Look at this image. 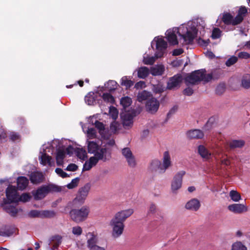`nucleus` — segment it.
<instances>
[{
    "label": "nucleus",
    "mask_w": 250,
    "mask_h": 250,
    "mask_svg": "<svg viewBox=\"0 0 250 250\" xmlns=\"http://www.w3.org/2000/svg\"><path fill=\"white\" fill-rule=\"evenodd\" d=\"M90 189V186L89 184H86L79 188L76 197L73 200L74 204L78 203L80 205L83 204L88 194Z\"/></svg>",
    "instance_id": "9b49d317"
},
{
    "label": "nucleus",
    "mask_w": 250,
    "mask_h": 250,
    "mask_svg": "<svg viewBox=\"0 0 250 250\" xmlns=\"http://www.w3.org/2000/svg\"><path fill=\"white\" fill-rule=\"evenodd\" d=\"M89 209L86 207H83L80 209H73L70 211L71 218L76 223L85 220L89 214Z\"/></svg>",
    "instance_id": "6e6552de"
},
{
    "label": "nucleus",
    "mask_w": 250,
    "mask_h": 250,
    "mask_svg": "<svg viewBox=\"0 0 250 250\" xmlns=\"http://www.w3.org/2000/svg\"><path fill=\"white\" fill-rule=\"evenodd\" d=\"M145 87L146 83L145 82L143 81H140L139 82H137L135 85V87L136 89H141L145 88Z\"/></svg>",
    "instance_id": "338daca9"
},
{
    "label": "nucleus",
    "mask_w": 250,
    "mask_h": 250,
    "mask_svg": "<svg viewBox=\"0 0 250 250\" xmlns=\"http://www.w3.org/2000/svg\"><path fill=\"white\" fill-rule=\"evenodd\" d=\"M59 188L52 184L42 186L36 190L32 192L34 199L35 200H40L43 199L48 193L58 191Z\"/></svg>",
    "instance_id": "0eeeda50"
},
{
    "label": "nucleus",
    "mask_w": 250,
    "mask_h": 250,
    "mask_svg": "<svg viewBox=\"0 0 250 250\" xmlns=\"http://www.w3.org/2000/svg\"><path fill=\"white\" fill-rule=\"evenodd\" d=\"M205 24L201 19L188 21L187 23L181 24L178 28L173 27L168 29L166 33V38L172 45H176L178 42L177 34H178L180 42L182 44H189L193 41L199 30L204 29Z\"/></svg>",
    "instance_id": "f257e3e1"
},
{
    "label": "nucleus",
    "mask_w": 250,
    "mask_h": 250,
    "mask_svg": "<svg viewBox=\"0 0 250 250\" xmlns=\"http://www.w3.org/2000/svg\"><path fill=\"white\" fill-rule=\"evenodd\" d=\"M242 85L245 88L250 87V75L246 74L243 76L242 80Z\"/></svg>",
    "instance_id": "4c0bfd02"
},
{
    "label": "nucleus",
    "mask_w": 250,
    "mask_h": 250,
    "mask_svg": "<svg viewBox=\"0 0 250 250\" xmlns=\"http://www.w3.org/2000/svg\"><path fill=\"white\" fill-rule=\"evenodd\" d=\"M229 196L231 199L234 202H238L241 199L240 194L236 190H231L229 192Z\"/></svg>",
    "instance_id": "e433bc0d"
},
{
    "label": "nucleus",
    "mask_w": 250,
    "mask_h": 250,
    "mask_svg": "<svg viewBox=\"0 0 250 250\" xmlns=\"http://www.w3.org/2000/svg\"><path fill=\"white\" fill-rule=\"evenodd\" d=\"M160 106L159 101L154 97H151L149 99L146 103V110L151 114L156 113Z\"/></svg>",
    "instance_id": "6ab92c4d"
},
{
    "label": "nucleus",
    "mask_w": 250,
    "mask_h": 250,
    "mask_svg": "<svg viewBox=\"0 0 250 250\" xmlns=\"http://www.w3.org/2000/svg\"><path fill=\"white\" fill-rule=\"evenodd\" d=\"M120 103L125 109L126 107H129L132 103V100L128 97H125L121 98Z\"/></svg>",
    "instance_id": "c9c22d12"
},
{
    "label": "nucleus",
    "mask_w": 250,
    "mask_h": 250,
    "mask_svg": "<svg viewBox=\"0 0 250 250\" xmlns=\"http://www.w3.org/2000/svg\"><path fill=\"white\" fill-rule=\"evenodd\" d=\"M87 237V246L89 250H105L104 247L99 246L96 244L97 237L92 233H88Z\"/></svg>",
    "instance_id": "2eb2a0df"
},
{
    "label": "nucleus",
    "mask_w": 250,
    "mask_h": 250,
    "mask_svg": "<svg viewBox=\"0 0 250 250\" xmlns=\"http://www.w3.org/2000/svg\"><path fill=\"white\" fill-rule=\"evenodd\" d=\"M57 141H54L53 144L49 143L43 144L40 149L39 160L41 165L52 167L55 165L54 162L49 154H53L54 152L53 145Z\"/></svg>",
    "instance_id": "39448f33"
},
{
    "label": "nucleus",
    "mask_w": 250,
    "mask_h": 250,
    "mask_svg": "<svg viewBox=\"0 0 250 250\" xmlns=\"http://www.w3.org/2000/svg\"><path fill=\"white\" fill-rule=\"evenodd\" d=\"M237 61V57L236 56H231L226 62V64L228 66H230L234 64Z\"/></svg>",
    "instance_id": "6e6d98bb"
},
{
    "label": "nucleus",
    "mask_w": 250,
    "mask_h": 250,
    "mask_svg": "<svg viewBox=\"0 0 250 250\" xmlns=\"http://www.w3.org/2000/svg\"><path fill=\"white\" fill-rule=\"evenodd\" d=\"M133 212L134 210L132 208L121 210L117 212L112 219L124 223V221L133 213Z\"/></svg>",
    "instance_id": "a211bd4d"
},
{
    "label": "nucleus",
    "mask_w": 250,
    "mask_h": 250,
    "mask_svg": "<svg viewBox=\"0 0 250 250\" xmlns=\"http://www.w3.org/2000/svg\"><path fill=\"white\" fill-rule=\"evenodd\" d=\"M164 66L163 65H156L151 67L150 73L153 76L161 75L164 71Z\"/></svg>",
    "instance_id": "cd10ccee"
},
{
    "label": "nucleus",
    "mask_w": 250,
    "mask_h": 250,
    "mask_svg": "<svg viewBox=\"0 0 250 250\" xmlns=\"http://www.w3.org/2000/svg\"><path fill=\"white\" fill-rule=\"evenodd\" d=\"M28 216L31 217H41V211H39L37 210H31L28 213Z\"/></svg>",
    "instance_id": "4d7b16f0"
},
{
    "label": "nucleus",
    "mask_w": 250,
    "mask_h": 250,
    "mask_svg": "<svg viewBox=\"0 0 250 250\" xmlns=\"http://www.w3.org/2000/svg\"><path fill=\"white\" fill-rule=\"evenodd\" d=\"M117 83L115 81L110 80L104 84V90L112 91L117 88Z\"/></svg>",
    "instance_id": "72a5a7b5"
},
{
    "label": "nucleus",
    "mask_w": 250,
    "mask_h": 250,
    "mask_svg": "<svg viewBox=\"0 0 250 250\" xmlns=\"http://www.w3.org/2000/svg\"><path fill=\"white\" fill-rule=\"evenodd\" d=\"M245 144V142L243 140H233L229 143V146L231 149L242 148Z\"/></svg>",
    "instance_id": "bb28decb"
},
{
    "label": "nucleus",
    "mask_w": 250,
    "mask_h": 250,
    "mask_svg": "<svg viewBox=\"0 0 250 250\" xmlns=\"http://www.w3.org/2000/svg\"><path fill=\"white\" fill-rule=\"evenodd\" d=\"M73 150V147L71 146H69L66 148L63 146L62 148L58 149L56 155L57 165L59 166L62 165L66 153L68 155H71Z\"/></svg>",
    "instance_id": "f8f14e48"
},
{
    "label": "nucleus",
    "mask_w": 250,
    "mask_h": 250,
    "mask_svg": "<svg viewBox=\"0 0 250 250\" xmlns=\"http://www.w3.org/2000/svg\"><path fill=\"white\" fill-rule=\"evenodd\" d=\"M186 172L184 170L177 172L173 177L171 183V189L173 193H176L182 187L183 178Z\"/></svg>",
    "instance_id": "9d476101"
},
{
    "label": "nucleus",
    "mask_w": 250,
    "mask_h": 250,
    "mask_svg": "<svg viewBox=\"0 0 250 250\" xmlns=\"http://www.w3.org/2000/svg\"><path fill=\"white\" fill-rule=\"evenodd\" d=\"M136 116L134 110L125 111L121 114L123 125L125 128H129L132 127L133 123V119Z\"/></svg>",
    "instance_id": "1a4fd4ad"
},
{
    "label": "nucleus",
    "mask_w": 250,
    "mask_h": 250,
    "mask_svg": "<svg viewBox=\"0 0 250 250\" xmlns=\"http://www.w3.org/2000/svg\"><path fill=\"white\" fill-rule=\"evenodd\" d=\"M109 114L114 120H115L118 117V111L115 107L110 106L109 110Z\"/></svg>",
    "instance_id": "c03bdc74"
},
{
    "label": "nucleus",
    "mask_w": 250,
    "mask_h": 250,
    "mask_svg": "<svg viewBox=\"0 0 250 250\" xmlns=\"http://www.w3.org/2000/svg\"><path fill=\"white\" fill-rule=\"evenodd\" d=\"M115 141L111 139L108 140L104 145L102 146L103 147H105L110 150V159L111 158L112 147L115 145Z\"/></svg>",
    "instance_id": "49530a36"
},
{
    "label": "nucleus",
    "mask_w": 250,
    "mask_h": 250,
    "mask_svg": "<svg viewBox=\"0 0 250 250\" xmlns=\"http://www.w3.org/2000/svg\"><path fill=\"white\" fill-rule=\"evenodd\" d=\"M79 181V178L73 179L70 183L66 185V187L69 189H73L78 186Z\"/></svg>",
    "instance_id": "603ef678"
},
{
    "label": "nucleus",
    "mask_w": 250,
    "mask_h": 250,
    "mask_svg": "<svg viewBox=\"0 0 250 250\" xmlns=\"http://www.w3.org/2000/svg\"><path fill=\"white\" fill-rule=\"evenodd\" d=\"M102 98L105 102L109 104H113L115 101L114 97L109 93H104Z\"/></svg>",
    "instance_id": "ea45409f"
},
{
    "label": "nucleus",
    "mask_w": 250,
    "mask_h": 250,
    "mask_svg": "<svg viewBox=\"0 0 250 250\" xmlns=\"http://www.w3.org/2000/svg\"><path fill=\"white\" fill-rule=\"evenodd\" d=\"M6 195L9 203H18L19 195L15 187L9 186L6 190Z\"/></svg>",
    "instance_id": "dca6fc26"
},
{
    "label": "nucleus",
    "mask_w": 250,
    "mask_h": 250,
    "mask_svg": "<svg viewBox=\"0 0 250 250\" xmlns=\"http://www.w3.org/2000/svg\"><path fill=\"white\" fill-rule=\"evenodd\" d=\"M55 172L58 175L62 178H65L68 176V174L60 168H57L55 169Z\"/></svg>",
    "instance_id": "052dcab7"
},
{
    "label": "nucleus",
    "mask_w": 250,
    "mask_h": 250,
    "mask_svg": "<svg viewBox=\"0 0 250 250\" xmlns=\"http://www.w3.org/2000/svg\"><path fill=\"white\" fill-rule=\"evenodd\" d=\"M76 153L77 156L81 160H84L87 156L86 151L83 149H78Z\"/></svg>",
    "instance_id": "8fccbe9b"
},
{
    "label": "nucleus",
    "mask_w": 250,
    "mask_h": 250,
    "mask_svg": "<svg viewBox=\"0 0 250 250\" xmlns=\"http://www.w3.org/2000/svg\"><path fill=\"white\" fill-rule=\"evenodd\" d=\"M31 198V196L28 193H24L22 194L21 195H19L18 198V202H27L30 200Z\"/></svg>",
    "instance_id": "58836bf2"
},
{
    "label": "nucleus",
    "mask_w": 250,
    "mask_h": 250,
    "mask_svg": "<svg viewBox=\"0 0 250 250\" xmlns=\"http://www.w3.org/2000/svg\"><path fill=\"white\" fill-rule=\"evenodd\" d=\"M156 44V51L154 56H149L145 53L143 57V62L145 64H152L156 59L162 57L166 52L167 48V43L162 38L157 37L152 42L151 45Z\"/></svg>",
    "instance_id": "20e7f679"
},
{
    "label": "nucleus",
    "mask_w": 250,
    "mask_h": 250,
    "mask_svg": "<svg viewBox=\"0 0 250 250\" xmlns=\"http://www.w3.org/2000/svg\"><path fill=\"white\" fill-rule=\"evenodd\" d=\"M232 250H247V247L241 242L234 243L232 246Z\"/></svg>",
    "instance_id": "a19ab883"
},
{
    "label": "nucleus",
    "mask_w": 250,
    "mask_h": 250,
    "mask_svg": "<svg viewBox=\"0 0 250 250\" xmlns=\"http://www.w3.org/2000/svg\"><path fill=\"white\" fill-rule=\"evenodd\" d=\"M94 125L95 127L99 130V133L102 135L104 131V124L98 121L97 120H95L94 122Z\"/></svg>",
    "instance_id": "09e8293b"
},
{
    "label": "nucleus",
    "mask_w": 250,
    "mask_h": 250,
    "mask_svg": "<svg viewBox=\"0 0 250 250\" xmlns=\"http://www.w3.org/2000/svg\"><path fill=\"white\" fill-rule=\"evenodd\" d=\"M13 233V231L11 230H0V235L1 236H10L12 235Z\"/></svg>",
    "instance_id": "680f3d73"
},
{
    "label": "nucleus",
    "mask_w": 250,
    "mask_h": 250,
    "mask_svg": "<svg viewBox=\"0 0 250 250\" xmlns=\"http://www.w3.org/2000/svg\"><path fill=\"white\" fill-rule=\"evenodd\" d=\"M86 144L88 152L93 154V156L85 161L83 166V170H89L100 160L104 162L110 160V150L108 148L100 146L94 141H87Z\"/></svg>",
    "instance_id": "f03ea898"
},
{
    "label": "nucleus",
    "mask_w": 250,
    "mask_h": 250,
    "mask_svg": "<svg viewBox=\"0 0 250 250\" xmlns=\"http://www.w3.org/2000/svg\"><path fill=\"white\" fill-rule=\"evenodd\" d=\"M193 90L190 87H188L185 89L183 91V93L184 95L187 96H190L193 94Z\"/></svg>",
    "instance_id": "774afa93"
},
{
    "label": "nucleus",
    "mask_w": 250,
    "mask_h": 250,
    "mask_svg": "<svg viewBox=\"0 0 250 250\" xmlns=\"http://www.w3.org/2000/svg\"><path fill=\"white\" fill-rule=\"evenodd\" d=\"M10 138L12 141H18L20 139V136L17 133L12 132L10 135Z\"/></svg>",
    "instance_id": "e2e57ef3"
},
{
    "label": "nucleus",
    "mask_w": 250,
    "mask_h": 250,
    "mask_svg": "<svg viewBox=\"0 0 250 250\" xmlns=\"http://www.w3.org/2000/svg\"><path fill=\"white\" fill-rule=\"evenodd\" d=\"M198 152L201 157L205 160L209 159L211 157V153L203 145L199 146Z\"/></svg>",
    "instance_id": "b1692460"
},
{
    "label": "nucleus",
    "mask_w": 250,
    "mask_h": 250,
    "mask_svg": "<svg viewBox=\"0 0 250 250\" xmlns=\"http://www.w3.org/2000/svg\"><path fill=\"white\" fill-rule=\"evenodd\" d=\"M187 136L190 139H201L204 136V133L199 129H194L188 132Z\"/></svg>",
    "instance_id": "393cba45"
},
{
    "label": "nucleus",
    "mask_w": 250,
    "mask_h": 250,
    "mask_svg": "<svg viewBox=\"0 0 250 250\" xmlns=\"http://www.w3.org/2000/svg\"><path fill=\"white\" fill-rule=\"evenodd\" d=\"M112 228V235L114 238L119 237L123 233L125 226L122 222L116 221L112 219L110 222Z\"/></svg>",
    "instance_id": "ddd939ff"
},
{
    "label": "nucleus",
    "mask_w": 250,
    "mask_h": 250,
    "mask_svg": "<svg viewBox=\"0 0 250 250\" xmlns=\"http://www.w3.org/2000/svg\"><path fill=\"white\" fill-rule=\"evenodd\" d=\"M87 137L88 139H92L96 137V131L93 128H88L86 130Z\"/></svg>",
    "instance_id": "37998d69"
},
{
    "label": "nucleus",
    "mask_w": 250,
    "mask_h": 250,
    "mask_svg": "<svg viewBox=\"0 0 250 250\" xmlns=\"http://www.w3.org/2000/svg\"><path fill=\"white\" fill-rule=\"evenodd\" d=\"M221 31L218 28L213 29L211 35V37L213 39H218L220 37Z\"/></svg>",
    "instance_id": "864d4df0"
},
{
    "label": "nucleus",
    "mask_w": 250,
    "mask_h": 250,
    "mask_svg": "<svg viewBox=\"0 0 250 250\" xmlns=\"http://www.w3.org/2000/svg\"><path fill=\"white\" fill-rule=\"evenodd\" d=\"M43 179L42 174L38 171L32 172L30 176L31 182L34 184L40 183L42 181Z\"/></svg>",
    "instance_id": "5701e85b"
},
{
    "label": "nucleus",
    "mask_w": 250,
    "mask_h": 250,
    "mask_svg": "<svg viewBox=\"0 0 250 250\" xmlns=\"http://www.w3.org/2000/svg\"><path fill=\"white\" fill-rule=\"evenodd\" d=\"M225 90V85L224 83L219 84L216 87V92L217 94H222Z\"/></svg>",
    "instance_id": "13d9d810"
},
{
    "label": "nucleus",
    "mask_w": 250,
    "mask_h": 250,
    "mask_svg": "<svg viewBox=\"0 0 250 250\" xmlns=\"http://www.w3.org/2000/svg\"><path fill=\"white\" fill-rule=\"evenodd\" d=\"M50 243H52L53 248L51 250H55L58 248L62 242V237L59 235L55 236L52 238Z\"/></svg>",
    "instance_id": "473e14b6"
},
{
    "label": "nucleus",
    "mask_w": 250,
    "mask_h": 250,
    "mask_svg": "<svg viewBox=\"0 0 250 250\" xmlns=\"http://www.w3.org/2000/svg\"><path fill=\"white\" fill-rule=\"evenodd\" d=\"M164 90V87L161 84L153 85V91L156 93H160Z\"/></svg>",
    "instance_id": "5fc2aeb1"
},
{
    "label": "nucleus",
    "mask_w": 250,
    "mask_h": 250,
    "mask_svg": "<svg viewBox=\"0 0 250 250\" xmlns=\"http://www.w3.org/2000/svg\"><path fill=\"white\" fill-rule=\"evenodd\" d=\"M157 211L158 209L156 205L153 203H151L148 208L147 215L154 214L157 212Z\"/></svg>",
    "instance_id": "a18cd8bd"
},
{
    "label": "nucleus",
    "mask_w": 250,
    "mask_h": 250,
    "mask_svg": "<svg viewBox=\"0 0 250 250\" xmlns=\"http://www.w3.org/2000/svg\"><path fill=\"white\" fill-rule=\"evenodd\" d=\"M6 210L11 216H15L18 213V209L11 205H8L6 207Z\"/></svg>",
    "instance_id": "de8ad7c7"
},
{
    "label": "nucleus",
    "mask_w": 250,
    "mask_h": 250,
    "mask_svg": "<svg viewBox=\"0 0 250 250\" xmlns=\"http://www.w3.org/2000/svg\"><path fill=\"white\" fill-rule=\"evenodd\" d=\"M228 209L235 213H241L247 211V208L244 204H234L228 206Z\"/></svg>",
    "instance_id": "412c9836"
},
{
    "label": "nucleus",
    "mask_w": 250,
    "mask_h": 250,
    "mask_svg": "<svg viewBox=\"0 0 250 250\" xmlns=\"http://www.w3.org/2000/svg\"><path fill=\"white\" fill-rule=\"evenodd\" d=\"M121 84L126 88H129L133 85V82L131 80L129 77L124 76L121 80Z\"/></svg>",
    "instance_id": "f704fd0d"
},
{
    "label": "nucleus",
    "mask_w": 250,
    "mask_h": 250,
    "mask_svg": "<svg viewBox=\"0 0 250 250\" xmlns=\"http://www.w3.org/2000/svg\"><path fill=\"white\" fill-rule=\"evenodd\" d=\"M82 228L79 226L73 227L72 228V232L75 236H80L82 234Z\"/></svg>",
    "instance_id": "3c124183"
},
{
    "label": "nucleus",
    "mask_w": 250,
    "mask_h": 250,
    "mask_svg": "<svg viewBox=\"0 0 250 250\" xmlns=\"http://www.w3.org/2000/svg\"><path fill=\"white\" fill-rule=\"evenodd\" d=\"M96 95L94 93L90 92L85 97V103L89 105H93L96 102Z\"/></svg>",
    "instance_id": "2f4dec72"
},
{
    "label": "nucleus",
    "mask_w": 250,
    "mask_h": 250,
    "mask_svg": "<svg viewBox=\"0 0 250 250\" xmlns=\"http://www.w3.org/2000/svg\"><path fill=\"white\" fill-rule=\"evenodd\" d=\"M213 79L212 74H205V71L199 70L194 71L185 79L187 85L195 84L200 81L208 82Z\"/></svg>",
    "instance_id": "423d86ee"
},
{
    "label": "nucleus",
    "mask_w": 250,
    "mask_h": 250,
    "mask_svg": "<svg viewBox=\"0 0 250 250\" xmlns=\"http://www.w3.org/2000/svg\"><path fill=\"white\" fill-rule=\"evenodd\" d=\"M55 214V212L53 210H42L41 211V217L50 218L54 217Z\"/></svg>",
    "instance_id": "79ce46f5"
},
{
    "label": "nucleus",
    "mask_w": 250,
    "mask_h": 250,
    "mask_svg": "<svg viewBox=\"0 0 250 250\" xmlns=\"http://www.w3.org/2000/svg\"><path fill=\"white\" fill-rule=\"evenodd\" d=\"M150 73L149 70L146 67H140L137 70L138 77L141 79H145Z\"/></svg>",
    "instance_id": "7c9ffc66"
},
{
    "label": "nucleus",
    "mask_w": 250,
    "mask_h": 250,
    "mask_svg": "<svg viewBox=\"0 0 250 250\" xmlns=\"http://www.w3.org/2000/svg\"><path fill=\"white\" fill-rule=\"evenodd\" d=\"M200 201L195 198L192 199L188 201L185 205V208L187 209L196 211H197L200 207Z\"/></svg>",
    "instance_id": "aec40b11"
},
{
    "label": "nucleus",
    "mask_w": 250,
    "mask_h": 250,
    "mask_svg": "<svg viewBox=\"0 0 250 250\" xmlns=\"http://www.w3.org/2000/svg\"><path fill=\"white\" fill-rule=\"evenodd\" d=\"M122 154L129 167H136L137 162L135 157L129 148L125 147L122 149Z\"/></svg>",
    "instance_id": "4468645a"
},
{
    "label": "nucleus",
    "mask_w": 250,
    "mask_h": 250,
    "mask_svg": "<svg viewBox=\"0 0 250 250\" xmlns=\"http://www.w3.org/2000/svg\"><path fill=\"white\" fill-rule=\"evenodd\" d=\"M222 21L226 24H232L233 25L238 24H234L235 22H236V17L233 18V16L229 13H226L223 15Z\"/></svg>",
    "instance_id": "c85d7f7f"
},
{
    "label": "nucleus",
    "mask_w": 250,
    "mask_h": 250,
    "mask_svg": "<svg viewBox=\"0 0 250 250\" xmlns=\"http://www.w3.org/2000/svg\"><path fill=\"white\" fill-rule=\"evenodd\" d=\"M171 166L172 161L170 153L168 151H165L163 154L162 162L158 159L152 160L148 168L151 173L158 172L160 174H163Z\"/></svg>",
    "instance_id": "7ed1b4c3"
},
{
    "label": "nucleus",
    "mask_w": 250,
    "mask_h": 250,
    "mask_svg": "<svg viewBox=\"0 0 250 250\" xmlns=\"http://www.w3.org/2000/svg\"><path fill=\"white\" fill-rule=\"evenodd\" d=\"M119 124L114 121L110 124V129L113 132H115L119 129Z\"/></svg>",
    "instance_id": "bf43d9fd"
},
{
    "label": "nucleus",
    "mask_w": 250,
    "mask_h": 250,
    "mask_svg": "<svg viewBox=\"0 0 250 250\" xmlns=\"http://www.w3.org/2000/svg\"><path fill=\"white\" fill-rule=\"evenodd\" d=\"M183 81L181 74H178L170 78L167 82V88L168 89H175L180 87Z\"/></svg>",
    "instance_id": "f3484780"
},
{
    "label": "nucleus",
    "mask_w": 250,
    "mask_h": 250,
    "mask_svg": "<svg viewBox=\"0 0 250 250\" xmlns=\"http://www.w3.org/2000/svg\"><path fill=\"white\" fill-rule=\"evenodd\" d=\"M77 169L78 166L74 164H71L67 167L66 170L70 171H75Z\"/></svg>",
    "instance_id": "69168bd1"
},
{
    "label": "nucleus",
    "mask_w": 250,
    "mask_h": 250,
    "mask_svg": "<svg viewBox=\"0 0 250 250\" xmlns=\"http://www.w3.org/2000/svg\"><path fill=\"white\" fill-rule=\"evenodd\" d=\"M151 97H152L151 93L146 90L139 92L137 95V99L140 102H142L146 100H148Z\"/></svg>",
    "instance_id": "c756f323"
},
{
    "label": "nucleus",
    "mask_w": 250,
    "mask_h": 250,
    "mask_svg": "<svg viewBox=\"0 0 250 250\" xmlns=\"http://www.w3.org/2000/svg\"><path fill=\"white\" fill-rule=\"evenodd\" d=\"M17 187L19 190H22L26 188L29 180L27 178L24 176H20L17 179Z\"/></svg>",
    "instance_id": "4be33fe9"
},
{
    "label": "nucleus",
    "mask_w": 250,
    "mask_h": 250,
    "mask_svg": "<svg viewBox=\"0 0 250 250\" xmlns=\"http://www.w3.org/2000/svg\"><path fill=\"white\" fill-rule=\"evenodd\" d=\"M238 56L239 58L247 59L250 58V54L246 52H240Z\"/></svg>",
    "instance_id": "0e129e2a"
},
{
    "label": "nucleus",
    "mask_w": 250,
    "mask_h": 250,
    "mask_svg": "<svg viewBox=\"0 0 250 250\" xmlns=\"http://www.w3.org/2000/svg\"><path fill=\"white\" fill-rule=\"evenodd\" d=\"M247 13V9L245 7H241L238 11L236 17V22L234 24H239L244 19V17Z\"/></svg>",
    "instance_id": "a878e982"
}]
</instances>
